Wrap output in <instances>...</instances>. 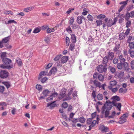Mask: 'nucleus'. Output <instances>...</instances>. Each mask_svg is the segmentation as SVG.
I'll list each match as a JSON object with an SVG mask.
<instances>
[{"label":"nucleus","mask_w":134,"mask_h":134,"mask_svg":"<svg viewBox=\"0 0 134 134\" xmlns=\"http://www.w3.org/2000/svg\"><path fill=\"white\" fill-rule=\"evenodd\" d=\"M114 105L112 102L109 101H107L104 105L102 108L101 113L102 114H104L105 118H107L109 115L110 111Z\"/></svg>","instance_id":"1"},{"label":"nucleus","mask_w":134,"mask_h":134,"mask_svg":"<svg viewBox=\"0 0 134 134\" xmlns=\"http://www.w3.org/2000/svg\"><path fill=\"white\" fill-rule=\"evenodd\" d=\"M66 90L65 88L61 90L60 92L59 96L58 98L60 100L62 99L63 101L71 99L70 96L67 97L65 94Z\"/></svg>","instance_id":"2"},{"label":"nucleus","mask_w":134,"mask_h":134,"mask_svg":"<svg viewBox=\"0 0 134 134\" xmlns=\"http://www.w3.org/2000/svg\"><path fill=\"white\" fill-rule=\"evenodd\" d=\"M123 66L124 69L125 70L129 67V65L128 63L126 62L118 63L117 65V67L119 69L121 70L122 69Z\"/></svg>","instance_id":"3"},{"label":"nucleus","mask_w":134,"mask_h":134,"mask_svg":"<svg viewBox=\"0 0 134 134\" xmlns=\"http://www.w3.org/2000/svg\"><path fill=\"white\" fill-rule=\"evenodd\" d=\"M97 71L100 73H102L103 72H105L107 71V68L106 66L100 65L97 67Z\"/></svg>","instance_id":"4"},{"label":"nucleus","mask_w":134,"mask_h":134,"mask_svg":"<svg viewBox=\"0 0 134 134\" xmlns=\"http://www.w3.org/2000/svg\"><path fill=\"white\" fill-rule=\"evenodd\" d=\"M118 19L116 18H115L113 21L112 19H110L107 23V25L108 27H110L112 25L115 24L117 22Z\"/></svg>","instance_id":"5"},{"label":"nucleus","mask_w":134,"mask_h":134,"mask_svg":"<svg viewBox=\"0 0 134 134\" xmlns=\"http://www.w3.org/2000/svg\"><path fill=\"white\" fill-rule=\"evenodd\" d=\"M9 74L8 72L6 70H1L0 72V77L2 79H4L7 77Z\"/></svg>","instance_id":"6"},{"label":"nucleus","mask_w":134,"mask_h":134,"mask_svg":"<svg viewBox=\"0 0 134 134\" xmlns=\"http://www.w3.org/2000/svg\"><path fill=\"white\" fill-rule=\"evenodd\" d=\"M99 130L103 132H106L109 131V129L103 125L100 126L99 127Z\"/></svg>","instance_id":"7"},{"label":"nucleus","mask_w":134,"mask_h":134,"mask_svg":"<svg viewBox=\"0 0 134 134\" xmlns=\"http://www.w3.org/2000/svg\"><path fill=\"white\" fill-rule=\"evenodd\" d=\"M99 120V118H98V117H97V121L93 120L92 121L91 125L89 126V129H88V131L91 130V129L92 127H94L96 123L98 124Z\"/></svg>","instance_id":"8"},{"label":"nucleus","mask_w":134,"mask_h":134,"mask_svg":"<svg viewBox=\"0 0 134 134\" xmlns=\"http://www.w3.org/2000/svg\"><path fill=\"white\" fill-rule=\"evenodd\" d=\"M56 101H54L51 103H48L47 104V107H50V109H53L54 108L57 107V104L54 103Z\"/></svg>","instance_id":"9"},{"label":"nucleus","mask_w":134,"mask_h":134,"mask_svg":"<svg viewBox=\"0 0 134 134\" xmlns=\"http://www.w3.org/2000/svg\"><path fill=\"white\" fill-rule=\"evenodd\" d=\"M111 99H113L112 102L113 103H116V101H119L120 100V99L119 97L117 96H113L111 98Z\"/></svg>","instance_id":"10"},{"label":"nucleus","mask_w":134,"mask_h":134,"mask_svg":"<svg viewBox=\"0 0 134 134\" xmlns=\"http://www.w3.org/2000/svg\"><path fill=\"white\" fill-rule=\"evenodd\" d=\"M84 17L82 16H79L77 17V21L78 24H81L82 23V19Z\"/></svg>","instance_id":"11"},{"label":"nucleus","mask_w":134,"mask_h":134,"mask_svg":"<svg viewBox=\"0 0 134 134\" xmlns=\"http://www.w3.org/2000/svg\"><path fill=\"white\" fill-rule=\"evenodd\" d=\"M2 61L4 64L7 65L10 63L11 62V60L10 59L7 58L3 59Z\"/></svg>","instance_id":"12"},{"label":"nucleus","mask_w":134,"mask_h":134,"mask_svg":"<svg viewBox=\"0 0 134 134\" xmlns=\"http://www.w3.org/2000/svg\"><path fill=\"white\" fill-rule=\"evenodd\" d=\"M120 120H119L118 122H116L117 123L122 124L125 122L126 121V118L124 117H122V116L120 117Z\"/></svg>","instance_id":"13"},{"label":"nucleus","mask_w":134,"mask_h":134,"mask_svg":"<svg viewBox=\"0 0 134 134\" xmlns=\"http://www.w3.org/2000/svg\"><path fill=\"white\" fill-rule=\"evenodd\" d=\"M93 82L94 85L96 87H98L99 88L101 87L100 83L97 80H94Z\"/></svg>","instance_id":"14"},{"label":"nucleus","mask_w":134,"mask_h":134,"mask_svg":"<svg viewBox=\"0 0 134 134\" xmlns=\"http://www.w3.org/2000/svg\"><path fill=\"white\" fill-rule=\"evenodd\" d=\"M57 71V69L55 67H53L52 68L51 70L49 72L48 75L49 76H50L52 74H54L55 72H56Z\"/></svg>","instance_id":"15"},{"label":"nucleus","mask_w":134,"mask_h":134,"mask_svg":"<svg viewBox=\"0 0 134 134\" xmlns=\"http://www.w3.org/2000/svg\"><path fill=\"white\" fill-rule=\"evenodd\" d=\"M114 56V53L112 52L109 51L108 53V58L110 60L113 59Z\"/></svg>","instance_id":"16"},{"label":"nucleus","mask_w":134,"mask_h":134,"mask_svg":"<svg viewBox=\"0 0 134 134\" xmlns=\"http://www.w3.org/2000/svg\"><path fill=\"white\" fill-rule=\"evenodd\" d=\"M68 59V57L66 56H65L62 57L61 59V62L64 63L67 62Z\"/></svg>","instance_id":"17"},{"label":"nucleus","mask_w":134,"mask_h":134,"mask_svg":"<svg viewBox=\"0 0 134 134\" xmlns=\"http://www.w3.org/2000/svg\"><path fill=\"white\" fill-rule=\"evenodd\" d=\"M114 106L116 107L118 109V110L119 111H121L122 105L120 103H114Z\"/></svg>","instance_id":"18"},{"label":"nucleus","mask_w":134,"mask_h":134,"mask_svg":"<svg viewBox=\"0 0 134 134\" xmlns=\"http://www.w3.org/2000/svg\"><path fill=\"white\" fill-rule=\"evenodd\" d=\"M48 73V71L47 70L46 71H43L41 72L39 75L38 79H40L41 78L42 76L45 75L47 74Z\"/></svg>","instance_id":"19"},{"label":"nucleus","mask_w":134,"mask_h":134,"mask_svg":"<svg viewBox=\"0 0 134 134\" xmlns=\"http://www.w3.org/2000/svg\"><path fill=\"white\" fill-rule=\"evenodd\" d=\"M76 37L75 34H73L71 35V41L74 43L76 41Z\"/></svg>","instance_id":"20"},{"label":"nucleus","mask_w":134,"mask_h":134,"mask_svg":"<svg viewBox=\"0 0 134 134\" xmlns=\"http://www.w3.org/2000/svg\"><path fill=\"white\" fill-rule=\"evenodd\" d=\"M34 8V7L31 6L24 8L23 10L25 12H29L32 10Z\"/></svg>","instance_id":"21"},{"label":"nucleus","mask_w":134,"mask_h":134,"mask_svg":"<svg viewBox=\"0 0 134 134\" xmlns=\"http://www.w3.org/2000/svg\"><path fill=\"white\" fill-rule=\"evenodd\" d=\"M109 58H108V56L107 55L105 56L103 58V63L104 64H106L108 62Z\"/></svg>","instance_id":"22"},{"label":"nucleus","mask_w":134,"mask_h":134,"mask_svg":"<svg viewBox=\"0 0 134 134\" xmlns=\"http://www.w3.org/2000/svg\"><path fill=\"white\" fill-rule=\"evenodd\" d=\"M119 59L120 60V62L123 63L125 62L126 61L125 59L123 57L122 54H121L119 56Z\"/></svg>","instance_id":"23"},{"label":"nucleus","mask_w":134,"mask_h":134,"mask_svg":"<svg viewBox=\"0 0 134 134\" xmlns=\"http://www.w3.org/2000/svg\"><path fill=\"white\" fill-rule=\"evenodd\" d=\"M86 119L83 116L80 117L78 118L79 121L81 123H84Z\"/></svg>","instance_id":"24"},{"label":"nucleus","mask_w":134,"mask_h":134,"mask_svg":"<svg viewBox=\"0 0 134 134\" xmlns=\"http://www.w3.org/2000/svg\"><path fill=\"white\" fill-rule=\"evenodd\" d=\"M41 30V28L40 27H38L35 28L33 31V32L36 34L39 32Z\"/></svg>","instance_id":"25"},{"label":"nucleus","mask_w":134,"mask_h":134,"mask_svg":"<svg viewBox=\"0 0 134 134\" xmlns=\"http://www.w3.org/2000/svg\"><path fill=\"white\" fill-rule=\"evenodd\" d=\"M125 34L124 32L121 33L119 35V39L120 40H122L124 39L125 37Z\"/></svg>","instance_id":"26"},{"label":"nucleus","mask_w":134,"mask_h":134,"mask_svg":"<svg viewBox=\"0 0 134 134\" xmlns=\"http://www.w3.org/2000/svg\"><path fill=\"white\" fill-rule=\"evenodd\" d=\"M98 80L100 81H103L104 77V76L102 74H99L98 76Z\"/></svg>","instance_id":"27"},{"label":"nucleus","mask_w":134,"mask_h":134,"mask_svg":"<svg viewBox=\"0 0 134 134\" xmlns=\"http://www.w3.org/2000/svg\"><path fill=\"white\" fill-rule=\"evenodd\" d=\"M116 115V113L114 111H113L112 112L111 115L109 116L108 115L107 117H108L109 119L113 118L115 117Z\"/></svg>","instance_id":"28"},{"label":"nucleus","mask_w":134,"mask_h":134,"mask_svg":"<svg viewBox=\"0 0 134 134\" xmlns=\"http://www.w3.org/2000/svg\"><path fill=\"white\" fill-rule=\"evenodd\" d=\"M16 62L18 65L19 66H21L22 62L21 59L19 58H18L16 59Z\"/></svg>","instance_id":"29"},{"label":"nucleus","mask_w":134,"mask_h":134,"mask_svg":"<svg viewBox=\"0 0 134 134\" xmlns=\"http://www.w3.org/2000/svg\"><path fill=\"white\" fill-rule=\"evenodd\" d=\"M9 37H7L3 39L2 41L3 43H7L9 42Z\"/></svg>","instance_id":"30"},{"label":"nucleus","mask_w":134,"mask_h":134,"mask_svg":"<svg viewBox=\"0 0 134 134\" xmlns=\"http://www.w3.org/2000/svg\"><path fill=\"white\" fill-rule=\"evenodd\" d=\"M126 27L127 28H128L130 27L131 25V21L129 20H126Z\"/></svg>","instance_id":"31"},{"label":"nucleus","mask_w":134,"mask_h":134,"mask_svg":"<svg viewBox=\"0 0 134 134\" xmlns=\"http://www.w3.org/2000/svg\"><path fill=\"white\" fill-rule=\"evenodd\" d=\"M124 15H121L120 16V19H119V23H121L124 19Z\"/></svg>","instance_id":"32"},{"label":"nucleus","mask_w":134,"mask_h":134,"mask_svg":"<svg viewBox=\"0 0 134 134\" xmlns=\"http://www.w3.org/2000/svg\"><path fill=\"white\" fill-rule=\"evenodd\" d=\"M127 89L125 88L124 90L122 88H120L119 90V93H125L127 91Z\"/></svg>","instance_id":"33"},{"label":"nucleus","mask_w":134,"mask_h":134,"mask_svg":"<svg viewBox=\"0 0 134 134\" xmlns=\"http://www.w3.org/2000/svg\"><path fill=\"white\" fill-rule=\"evenodd\" d=\"M130 17H131L130 13L129 12L127 13L125 15V20H129Z\"/></svg>","instance_id":"34"},{"label":"nucleus","mask_w":134,"mask_h":134,"mask_svg":"<svg viewBox=\"0 0 134 134\" xmlns=\"http://www.w3.org/2000/svg\"><path fill=\"white\" fill-rule=\"evenodd\" d=\"M116 81H111L110 82V85L109 86H111V87H112L113 86H115L116 84Z\"/></svg>","instance_id":"35"},{"label":"nucleus","mask_w":134,"mask_h":134,"mask_svg":"<svg viewBox=\"0 0 134 134\" xmlns=\"http://www.w3.org/2000/svg\"><path fill=\"white\" fill-rule=\"evenodd\" d=\"M74 18L73 16L71 17L69 21V24L71 25L73 24L74 21Z\"/></svg>","instance_id":"36"},{"label":"nucleus","mask_w":134,"mask_h":134,"mask_svg":"<svg viewBox=\"0 0 134 134\" xmlns=\"http://www.w3.org/2000/svg\"><path fill=\"white\" fill-rule=\"evenodd\" d=\"M134 40V37L132 36H130L127 40V43H130L131 41H133Z\"/></svg>","instance_id":"37"},{"label":"nucleus","mask_w":134,"mask_h":134,"mask_svg":"<svg viewBox=\"0 0 134 134\" xmlns=\"http://www.w3.org/2000/svg\"><path fill=\"white\" fill-rule=\"evenodd\" d=\"M109 90H111L113 92H115L117 91V88L116 87L114 88H113L111 86H109L108 87Z\"/></svg>","instance_id":"38"},{"label":"nucleus","mask_w":134,"mask_h":134,"mask_svg":"<svg viewBox=\"0 0 134 134\" xmlns=\"http://www.w3.org/2000/svg\"><path fill=\"white\" fill-rule=\"evenodd\" d=\"M50 92L48 90H45L43 91V94L45 96H46Z\"/></svg>","instance_id":"39"},{"label":"nucleus","mask_w":134,"mask_h":134,"mask_svg":"<svg viewBox=\"0 0 134 134\" xmlns=\"http://www.w3.org/2000/svg\"><path fill=\"white\" fill-rule=\"evenodd\" d=\"M124 75V72L123 71H121L120 72L118 76L119 77L120 79L122 78Z\"/></svg>","instance_id":"40"},{"label":"nucleus","mask_w":134,"mask_h":134,"mask_svg":"<svg viewBox=\"0 0 134 134\" xmlns=\"http://www.w3.org/2000/svg\"><path fill=\"white\" fill-rule=\"evenodd\" d=\"M88 20L90 21H93L94 18L93 16L90 14H88L87 16Z\"/></svg>","instance_id":"41"},{"label":"nucleus","mask_w":134,"mask_h":134,"mask_svg":"<svg viewBox=\"0 0 134 134\" xmlns=\"http://www.w3.org/2000/svg\"><path fill=\"white\" fill-rule=\"evenodd\" d=\"M66 46H68L70 43V39L68 37H66Z\"/></svg>","instance_id":"42"},{"label":"nucleus","mask_w":134,"mask_h":134,"mask_svg":"<svg viewBox=\"0 0 134 134\" xmlns=\"http://www.w3.org/2000/svg\"><path fill=\"white\" fill-rule=\"evenodd\" d=\"M120 48V46L119 45H116L113 49V51L114 52H116L118 51Z\"/></svg>","instance_id":"43"},{"label":"nucleus","mask_w":134,"mask_h":134,"mask_svg":"<svg viewBox=\"0 0 134 134\" xmlns=\"http://www.w3.org/2000/svg\"><path fill=\"white\" fill-rule=\"evenodd\" d=\"M12 23H14L15 24L17 23V22L16 21H15L14 20H10L8 21V23H5V24H9Z\"/></svg>","instance_id":"44"},{"label":"nucleus","mask_w":134,"mask_h":134,"mask_svg":"<svg viewBox=\"0 0 134 134\" xmlns=\"http://www.w3.org/2000/svg\"><path fill=\"white\" fill-rule=\"evenodd\" d=\"M129 53L130 54V56L131 57H134V51L129 50Z\"/></svg>","instance_id":"45"},{"label":"nucleus","mask_w":134,"mask_h":134,"mask_svg":"<svg viewBox=\"0 0 134 134\" xmlns=\"http://www.w3.org/2000/svg\"><path fill=\"white\" fill-rule=\"evenodd\" d=\"M66 31L69 33L71 34L72 33V31L71 29L70 26H68L66 29Z\"/></svg>","instance_id":"46"},{"label":"nucleus","mask_w":134,"mask_h":134,"mask_svg":"<svg viewBox=\"0 0 134 134\" xmlns=\"http://www.w3.org/2000/svg\"><path fill=\"white\" fill-rule=\"evenodd\" d=\"M97 98L99 100H101L103 99V97L102 94H99L97 95Z\"/></svg>","instance_id":"47"},{"label":"nucleus","mask_w":134,"mask_h":134,"mask_svg":"<svg viewBox=\"0 0 134 134\" xmlns=\"http://www.w3.org/2000/svg\"><path fill=\"white\" fill-rule=\"evenodd\" d=\"M75 47V45L74 44H71L69 48L71 51H72Z\"/></svg>","instance_id":"48"},{"label":"nucleus","mask_w":134,"mask_h":134,"mask_svg":"<svg viewBox=\"0 0 134 134\" xmlns=\"http://www.w3.org/2000/svg\"><path fill=\"white\" fill-rule=\"evenodd\" d=\"M129 43V46L130 48L131 49L134 48V42H130V43Z\"/></svg>","instance_id":"49"},{"label":"nucleus","mask_w":134,"mask_h":134,"mask_svg":"<svg viewBox=\"0 0 134 134\" xmlns=\"http://www.w3.org/2000/svg\"><path fill=\"white\" fill-rule=\"evenodd\" d=\"M88 13L87 10L86 8H85L83 10V12L82 14L84 15H86Z\"/></svg>","instance_id":"50"},{"label":"nucleus","mask_w":134,"mask_h":134,"mask_svg":"<svg viewBox=\"0 0 134 134\" xmlns=\"http://www.w3.org/2000/svg\"><path fill=\"white\" fill-rule=\"evenodd\" d=\"M36 88L40 91L42 90V87L41 85L39 84H37L36 86Z\"/></svg>","instance_id":"51"},{"label":"nucleus","mask_w":134,"mask_h":134,"mask_svg":"<svg viewBox=\"0 0 134 134\" xmlns=\"http://www.w3.org/2000/svg\"><path fill=\"white\" fill-rule=\"evenodd\" d=\"M3 83L6 86L7 88H8L10 87V85L9 83L7 82H3Z\"/></svg>","instance_id":"52"},{"label":"nucleus","mask_w":134,"mask_h":134,"mask_svg":"<svg viewBox=\"0 0 134 134\" xmlns=\"http://www.w3.org/2000/svg\"><path fill=\"white\" fill-rule=\"evenodd\" d=\"M105 16L103 14H100L99 15H98L97 16V18L98 19H102V18H104L105 17Z\"/></svg>","instance_id":"53"},{"label":"nucleus","mask_w":134,"mask_h":134,"mask_svg":"<svg viewBox=\"0 0 134 134\" xmlns=\"http://www.w3.org/2000/svg\"><path fill=\"white\" fill-rule=\"evenodd\" d=\"M5 90V87L3 86H0V92L3 93Z\"/></svg>","instance_id":"54"},{"label":"nucleus","mask_w":134,"mask_h":134,"mask_svg":"<svg viewBox=\"0 0 134 134\" xmlns=\"http://www.w3.org/2000/svg\"><path fill=\"white\" fill-rule=\"evenodd\" d=\"M68 106V103L66 102H64L62 105V107L64 108H67Z\"/></svg>","instance_id":"55"},{"label":"nucleus","mask_w":134,"mask_h":134,"mask_svg":"<svg viewBox=\"0 0 134 134\" xmlns=\"http://www.w3.org/2000/svg\"><path fill=\"white\" fill-rule=\"evenodd\" d=\"M92 118H89L87 119V124L90 125L91 124L92 122Z\"/></svg>","instance_id":"56"},{"label":"nucleus","mask_w":134,"mask_h":134,"mask_svg":"<svg viewBox=\"0 0 134 134\" xmlns=\"http://www.w3.org/2000/svg\"><path fill=\"white\" fill-rule=\"evenodd\" d=\"M131 31V29L128 28V29L126 30L125 32V35L126 36L128 35L129 34Z\"/></svg>","instance_id":"57"},{"label":"nucleus","mask_w":134,"mask_h":134,"mask_svg":"<svg viewBox=\"0 0 134 134\" xmlns=\"http://www.w3.org/2000/svg\"><path fill=\"white\" fill-rule=\"evenodd\" d=\"M74 8H70L66 12V13L68 14H69L72 11L74 10Z\"/></svg>","instance_id":"58"},{"label":"nucleus","mask_w":134,"mask_h":134,"mask_svg":"<svg viewBox=\"0 0 134 134\" xmlns=\"http://www.w3.org/2000/svg\"><path fill=\"white\" fill-rule=\"evenodd\" d=\"M61 55H57L54 59L55 61H56L58 60L60 58Z\"/></svg>","instance_id":"59"},{"label":"nucleus","mask_w":134,"mask_h":134,"mask_svg":"<svg viewBox=\"0 0 134 134\" xmlns=\"http://www.w3.org/2000/svg\"><path fill=\"white\" fill-rule=\"evenodd\" d=\"M96 23L97 24V25L98 26H99L102 24V21L101 20H97L96 21Z\"/></svg>","instance_id":"60"},{"label":"nucleus","mask_w":134,"mask_h":134,"mask_svg":"<svg viewBox=\"0 0 134 134\" xmlns=\"http://www.w3.org/2000/svg\"><path fill=\"white\" fill-rule=\"evenodd\" d=\"M53 98L52 96H50L46 99V101L48 102H50L52 101V100Z\"/></svg>","instance_id":"61"},{"label":"nucleus","mask_w":134,"mask_h":134,"mask_svg":"<svg viewBox=\"0 0 134 134\" xmlns=\"http://www.w3.org/2000/svg\"><path fill=\"white\" fill-rule=\"evenodd\" d=\"M6 55V53L5 52L2 53L1 54V57L2 60L3 59H4V58H5Z\"/></svg>","instance_id":"62"},{"label":"nucleus","mask_w":134,"mask_h":134,"mask_svg":"<svg viewBox=\"0 0 134 134\" xmlns=\"http://www.w3.org/2000/svg\"><path fill=\"white\" fill-rule=\"evenodd\" d=\"M13 67V64H11L9 65H6V69L9 70L12 68Z\"/></svg>","instance_id":"63"},{"label":"nucleus","mask_w":134,"mask_h":134,"mask_svg":"<svg viewBox=\"0 0 134 134\" xmlns=\"http://www.w3.org/2000/svg\"><path fill=\"white\" fill-rule=\"evenodd\" d=\"M131 65L132 69H134V60H133L131 61Z\"/></svg>","instance_id":"64"}]
</instances>
